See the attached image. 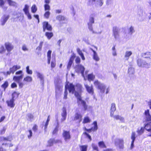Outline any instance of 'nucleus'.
<instances>
[{"label": "nucleus", "instance_id": "f257e3e1", "mask_svg": "<svg viewBox=\"0 0 151 151\" xmlns=\"http://www.w3.org/2000/svg\"><path fill=\"white\" fill-rule=\"evenodd\" d=\"M137 65L140 67L148 68L151 66V62H149L148 59L139 58L137 60Z\"/></svg>", "mask_w": 151, "mask_h": 151}, {"label": "nucleus", "instance_id": "f03ea898", "mask_svg": "<svg viewBox=\"0 0 151 151\" xmlns=\"http://www.w3.org/2000/svg\"><path fill=\"white\" fill-rule=\"evenodd\" d=\"M68 89L69 93L73 94L75 91V86L72 83H70L67 86H65V90L64 92V99H66L67 98L68 95L67 89Z\"/></svg>", "mask_w": 151, "mask_h": 151}, {"label": "nucleus", "instance_id": "7ed1b4c3", "mask_svg": "<svg viewBox=\"0 0 151 151\" xmlns=\"http://www.w3.org/2000/svg\"><path fill=\"white\" fill-rule=\"evenodd\" d=\"M94 83L96 87L99 90L101 93H103L105 92L106 89V86L105 84L99 82L98 80L96 81Z\"/></svg>", "mask_w": 151, "mask_h": 151}, {"label": "nucleus", "instance_id": "20e7f679", "mask_svg": "<svg viewBox=\"0 0 151 151\" xmlns=\"http://www.w3.org/2000/svg\"><path fill=\"white\" fill-rule=\"evenodd\" d=\"M94 15L91 14L90 15L89 18V21L88 22V26L89 29L90 31H91L93 34H96L97 33L93 31L92 24L94 23Z\"/></svg>", "mask_w": 151, "mask_h": 151}, {"label": "nucleus", "instance_id": "39448f33", "mask_svg": "<svg viewBox=\"0 0 151 151\" xmlns=\"http://www.w3.org/2000/svg\"><path fill=\"white\" fill-rule=\"evenodd\" d=\"M15 95H16L17 97H18V95L16 92H14L12 94V99L10 100H7L6 101V103L7 104L8 106L11 108H13L15 106V104L14 103V100Z\"/></svg>", "mask_w": 151, "mask_h": 151}, {"label": "nucleus", "instance_id": "423d86ee", "mask_svg": "<svg viewBox=\"0 0 151 151\" xmlns=\"http://www.w3.org/2000/svg\"><path fill=\"white\" fill-rule=\"evenodd\" d=\"M112 35L116 40L119 38V37L120 29L117 26H114L112 28Z\"/></svg>", "mask_w": 151, "mask_h": 151}, {"label": "nucleus", "instance_id": "0eeeda50", "mask_svg": "<svg viewBox=\"0 0 151 151\" xmlns=\"http://www.w3.org/2000/svg\"><path fill=\"white\" fill-rule=\"evenodd\" d=\"M16 75H20L19 76H14L13 80L14 81H18L22 80L24 76V74H23V71L20 70L16 72L15 73Z\"/></svg>", "mask_w": 151, "mask_h": 151}, {"label": "nucleus", "instance_id": "6e6552de", "mask_svg": "<svg viewBox=\"0 0 151 151\" xmlns=\"http://www.w3.org/2000/svg\"><path fill=\"white\" fill-rule=\"evenodd\" d=\"M75 71L76 72L79 73H81L82 75L84 76V72L85 70V68L83 66L81 65H76L75 67Z\"/></svg>", "mask_w": 151, "mask_h": 151}, {"label": "nucleus", "instance_id": "1a4fd4ad", "mask_svg": "<svg viewBox=\"0 0 151 151\" xmlns=\"http://www.w3.org/2000/svg\"><path fill=\"white\" fill-rule=\"evenodd\" d=\"M9 18L8 15L4 14L1 17L0 20V25L2 26H4Z\"/></svg>", "mask_w": 151, "mask_h": 151}, {"label": "nucleus", "instance_id": "9d476101", "mask_svg": "<svg viewBox=\"0 0 151 151\" xmlns=\"http://www.w3.org/2000/svg\"><path fill=\"white\" fill-rule=\"evenodd\" d=\"M115 145L118 146L120 149H123L124 147V141L122 139H116L115 140Z\"/></svg>", "mask_w": 151, "mask_h": 151}, {"label": "nucleus", "instance_id": "9b49d317", "mask_svg": "<svg viewBox=\"0 0 151 151\" xmlns=\"http://www.w3.org/2000/svg\"><path fill=\"white\" fill-rule=\"evenodd\" d=\"M21 68V66L20 65H14L12 67L9 69V71H8L6 72L7 75H10L11 73L14 74L15 71Z\"/></svg>", "mask_w": 151, "mask_h": 151}, {"label": "nucleus", "instance_id": "f8f14e48", "mask_svg": "<svg viewBox=\"0 0 151 151\" xmlns=\"http://www.w3.org/2000/svg\"><path fill=\"white\" fill-rule=\"evenodd\" d=\"M141 56L144 59L149 60V62H150V60H151V52H145L142 53L141 54Z\"/></svg>", "mask_w": 151, "mask_h": 151}, {"label": "nucleus", "instance_id": "ddd939ff", "mask_svg": "<svg viewBox=\"0 0 151 151\" xmlns=\"http://www.w3.org/2000/svg\"><path fill=\"white\" fill-rule=\"evenodd\" d=\"M78 104V105H80L83 106L84 111L86 110L88 108V105L86 104V101L82 99H80L79 100H77Z\"/></svg>", "mask_w": 151, "mask_h": 151}, {"label": "nucleus", "instance_id": "4468645a", "mask_svg": "<svg viewBox=\"0 0 151 151\" xmlns=\"http://www.w3.org/2000/svg\"><path fill=\"white\" fill-rule=\"evenodd\" d=\"M43 31L45 32V30L48 31H51L52 30V26L48 24L47 22H45L43 23Z\"/></svg>", "mask_w": 151, "mask_h": 151}, {"label": "nucleus", "instance_id": "2eb2a0df", "mask_svg": "<svg viewBox=\"0 0 151 151\" xmlns=\"http://www.w3.org/2000/svg\"><path fill=\"white\" fill-rule=\"evenodd\" d=\"M63 136L66 142L68 140H69L71 138V136L69 132L65 130H63Z\"/></svg>", "mask_w": 151, "mask_h": 151}, {"label": "nucleus", "instance_id": "dca6fc26", "mask_svg": "<svg viewBox=\"0 0 151 151\" xmlns=\"http://www.w3.org/2000/svg\"><path fill=\"white\" fill-rule=\"evenodd\" d=\"M85 87L88 92L91 95H93L94 93V90L92 85L91 86H89L87 84H84Z\"/></svg>", "mask_w": 151, "mask_h": 151}, {"label": "nucleus", "instance_id": "f3484780", "mask_svg": "<svg viewBox=\"0 0 151 151\" xmlns=\"http://www.w3.org/2000/svg\"><path fill=\"white\" fill-rule=\"evenodd\" d=\"M35 73L36 74L37 78L40 79L41 83L43 84L44 81V77L43 74L37 71L35 72Z\"/></svg>", "mask_w": 151, "mask_h": 151}, {"label": "nucleus", "instance_id": "a211bd4d", "mask_svg": "<svg viewBox=\"0 0 151 151\" xmlns=\"http://www.w3.org/2000/svg\"><path fill=\"white\" fill-rule=\"evenodd\" d=\"M144 127L145 129L151 133L150 134L148 135V136L151 137V122L147 123L146 124H145Z\"/></svg>", "mask_w": 151, "mask_h": 151}, {"label": "nucleus", "instance_id": "6ab92c4d", "mask_svg": "<svg viewBox=\"0 0 151 151\" xmlns=\"http://www.w3.org/2000/svg\"><path fill=\"white\" fill-rule=\"evenodd\" d=\"M6 49L8 52L11 51L14 48L13 46L11 43L9 42H6L5 44Z\"/></svg>", "mask_w": 151, "mask_h": 151}, {"label": "nucleus", "instance_id": "aec40b11", "mask_svg": "<svg viewBox=\"0 0 151 151\" xmlns=\"http://www.w3.org/2000/svg\"><path fill=\"white\" fill-rule=\"evenodd\" d=\"M56 19L58 20L60 23H64L65 22L67 21L66 18L64 16L59 15L57 16Z\"/></svg>", "mask_w": 151, "mask_h": 151}, {"label": "nucleus", "instance_id": "412c9836", "mask_svg": "<svg viewBox=\"0 0 151 151\" xmlns=\"http://www.w3.org/2000/svg\"><path fill=\"white\" fill-rule=\"evenodd\" d=\"M63 112L61 113V116L62 118L61 119L62 121H64L66 119L67 116V111L65 107H63Z\"/></svg>", "mask_w": 151, "mask_h": 151}, {"label": "nucleus", "instance_id": "4be33fe9", "mask_svg": "<svg viewBox=\"0 0 151 151\" xmlns=\"http://www.w3.org/2000/svg\"><path fill=\"white\" fill-rule=\"evenodd\" d=\"M116 110V105L115 103H113L111 104L110 109V115L111 117L113 116V114L114 112Z\"/></svg>", "mask_w": 151, "mask_h": 151}, {"label": "nucleus", "instance_id": "5701e85b", "mask_svg": "<svg viewBox=\"0 0 151 151\" xmlns=\"http://www.w3.org/2000/svg\"><path fill=\"white\" fill-rule=\"evenodd\" d=\"M82 116L81 114L78 113H76L75 115V117L74 120H78L79 122L80 123L82 121Z\"/></svg>", "mask_w": 151, "mask_h": 151}, {"label": "nucleus", "instance_id": "b1692460", "mask_svg": "<svg viewBox=\"0 0 151 151\" xmlns=\"http://www.w3.org/2000/svg\"><path fill=\"white\" fill-rule=\"evenodd\" d=\"M75 57L76 56L75 55H73L72 56L71 58H70L69 61L68 63L67 66V69L68 70H70V68L73 63V60Z\"/></svg>", "mask_w": 151, "mask_h": 151}, {"label": "nucleus", "instance_id": "393cba45", "mask_svg": "<svg viewBox=\"0 0 151 151\" xmlns=\"http://www.w3.org/2000/svg\"><path fill=\"white\" fill-rule=\"evenodd\" d=\"M132 52L131 51H127L125 53L124 58L126 60H128L130 56L132 55Z\"/></svg>", "mask_w": 151, "mask_h": 151}, {"label": "nucleus", "instance_id": "a878e982", "mask_svg": "<svg viewBox=\"0 0 151 151\" xmlns=\"http://www.w3.org/2000/svg\"><path fill=\"white\" fill-rule=\"evenodd\" d=\"M104 3L103 0H96L95 2V6L96 7L101 6Z\"/></svg>", "mask_w": 151, "mask_h": 151}, {"label": "nucleus", "instance_id": "bb28decb", "mask_svg": "<svg viewBox=\"0 0 151 151\" xmlns=\"http://www.w3.org/2000/svg\"><path fill=\"white\" fill-rule=\"evenodd\" d=\"M112 117H113L114 119L116 120H119L122 122H124V118L119 116V115L115 116L113 115V116H112Z\"/></svg>", "mask_w": 151, "mask_h": 151}, {"label": "nucleus", "instance_id": "cd10ccee", "mask_svg": "<svg viewBox=\"0 0 151 151\" xmlns=\"http://www.w3.org/2000/svg\"><path fill=\"white\" fill-rule=\"evenodd\" d=\"M58 141L57 140L55 141L54 139H51L48 141V145L47 146H52L53 145L54 142L57 143Z\"/></svg>", "mask_w": 151, "mask_h": 151}, {"label": "nucleus", "instance_id": "c85d7f7f", "mask_svg": "<svg viewBox=\"0 0 151 151\" xmlns=\"http://www.w3.org/2000/svg\"><path fill=\"white\" fill-rule=\"evenodd\" d=\"M76 88L79 92L80 93L82 90V87L81 85L79 83H77L76 84L75 86Z\"/></svg>", "mask_w": 151, "mask_h": 151}, {"label": "nucleus", "instance_id": "c756f323", "mask_svg": "<svg viewBox=\"0 0 151 151\" xmlns=\"http://www.w3.org/2000/svg\"><path fill=\"white\" fill-rule=\"evenodd\" d=\"M45 35L48 40H50L53 37V35L52 32H47L45 33Z\"/></svg>", "mask_w": 151, "mask_h": 151}, {"label": "nucleus", "instance_id": "7c9ffc66", "mask_svg": "<svg viewBox=\"0 0 151 151\" xmlns=\"http://www.w3.org/2000/svg\"><path fill=\"white\" fill-rule=\"evenodd\" d=\"M128 72L130 76L133 75L134 73V68L132 67H129L128 70Z\"/></svg>", "mask_w": 151, "mask_h": 151}, {"label": "nucleus", "instance_id": "2f4dec72", "mask_svg": "<svg viewBox=\"0 0 151 151\" xmlns=\"http://www.w3.org/2000/svg\"><path fill=\"white\" fill-rule=\"evenodd\" d=\"M94 125V127H92V129H93V131H96L98 129V125L97 122L94 121L93 123Z\"/></svg>", "mask_w": 151, "mask_h": 151}, {"label": "nucleus", "instance_id": "473e14b6", "mask_svg": "<svg viewBox=\"0 0 151 151\" xmlns=\"http://www.w3.org/2000/svg\"><path fill=\"white\" fill-rule=\"evenodd\" d=\"M145 128L144 127H141L140 129H138L137 132L138 135H140L142 134L144 132Z\"/></svg>", "mask_w": 151, "mask_h": 151}, {"label": "nucleus", "instance_id": "72a5a7b5", "mask_svg": "<svg viewBox=\"0 0 151 151\" xmlns=\"http://www.w3.org/2000/svg\"><path fill=\"white\" fill-rule=\"evenodd\" d=\"M93 59L95 60L96 61H99V58L96 52H94L93 55Z\"/></svg>", "mask_w": 151, "mask_h": 151}, {"label": "nucleus", "instance_id": "f704fd0d", "mask_svg": "<svg viewBox=\"0 0 151 151\" xmlns=\"http://www.w3.org/2000/svg\"><path fill=\"white\" fill-rule=\"evenodd\" d=\"M95 77V76L93 75L92 74H89L88 75V78L89 81H93Z\"/></svg>", "mask_w": 151, "mask_h": 151}, {"label": "nucleus", "instance_id": "c9c22d12", "mask_svg": "<svg viewBox=\"0 0 151 151\" xmlns=\"http://www.w3.org/2000/svg\"><path fill=\"white\" fill-rule=\"evenodd\" d=\"M32 80V78L31 77L27 76L24 78L23 81L27 82H31Z\"/></svg>", "mask_w": 151, "mask_h": 151}, {"label": "nucleus", "instance_id": "e433bc0d", "mask_svg": "<svg viewBox=\"0 0 151 151\" xmlns=\"http://www.w3.org/2000/svg\"><path fill=\"white\" fill-rule=\"evenodd\" d=\"M98 145L101 148H104L106 147V145L103 141H101L99 142Z\"/></svg>", "mask_w": 151, "mask_h": 151}, {"label": "nucleus", "instance_id": "4c0bfd02", "mask_svg": "<svg viewBox=\"0 0 151 151\" xmlns=\"http://www.w3.org/2000/svg\"><path fill=\"white\" fill-rule=\"evenodd\" d=\"M91 121V119L89 117L86 116L84 117L83 121V123L84 124L89 123Z\"/></svg>", "mask_w": 151, "mask_h": 151}, {"label": "nucleus", "instance_id": "58836bf2", "mask_svg": "<svg viewBox=\"0 0 151 151\" xmlns=\"http://www.w3.org/2000/svg\"><path fill=\"white\" fill-rule=\"evenodd\" d=\"M29 6L27 4L25 5L24 8L23 9V11L24 12L25 14L29 12Z\"/></svg>", "mask_w": 151, "mask_h": 151}, {"label": "nucleus", "instance_id": "ea45409f", "mask_svg": "<svg viewBox=\"0 0 151 151\" xmlns=\"http://www.w3.org/2000/svg\"><path fill=\"white\" fill-rule=\"evenodd\" d=\"M8 85L9 84L8 82L6 81L4 83L1 85V87L3 88L4 89V90H5L6 88L8 87Z\"/></svg>", "mask_w": 151, "mask_h": 151}, {"label": "nucleus", "instance_id": "a19ab883", "mask_svg": "<svg viewBox=\"0 0 151 151\" xmlns=\"http://www.w3.org/2000/svg\"><path fill=\"white\" fill-rule=\"evenodd\" d=\"M135 32L134 28L132 26H131L129 28V33L130 35H132V34Z\"/></svg>", "mask_w": 151, "mask_h": 151}, {"label": "nucleus", "instance_id": "79ce46f5", "mask_svg": "<svg viewBox=\"0 0 151 151\" xmlns=\"http://www.w3.org/2000/svg\"><path fill=\"white\" fill-rule=\"evenodd\" d=\"M37 9L35 5H32L31 7V12L33 13H35L37 11Z\"/></svg>", "mask_w": 151, "mask_h": 151}, {"label": "nucleus", "instance_id": "37998d69", "mask_svg": "<svg viewBox=\"0 0 151 151\" xmlns=\"http://www.w3.org/2000/svg\"><path fill=\"white\" fill-rule=\"evenodd\" d=\"M7 1L9 5L12 6L16 5V3L15 2L11 0H7Z\"/></svg>", "mask_w": 151, "mask_h": 151}, {"label": "nucleus", "instance_id": "c03bdc74", "mask_svg": "<svg viewBox=\"0 0 151 151\" xmlns=\"http://www.w3.org/2000/svg\"><path fill=\"white\" fill-rule=\"evenodd\" d=\"M88 146L84 145L80 146V150L81 151H87Z\"/></svg>", "mask_w": 151, "mask_h": 151}, {"label": "nucleus", "instance_id": "a18cd8bd", "mask_svg": "<svg viewBox=\"0 0 151 151\" xmlns=\"http://www.w3.org/2000/svg\"><path fill=\"white\" fill-rule=\"evenodd\" d=\"M26 72L28 74L32 75V70H30L29 69V66H28L26 68Z\"/></svg>", "mask_w": 151, "mask_h": 151}, {"label": "nucleus", "instance_id": "49530a36", "mask_svg": "<svg viewBox=\"0 0 151 151\" xmlns=\"http://www.w3.org/2000/svg\"><path fill=\"white\" fill-rule=\"evenodd\" d=\"M74 95L77 98V100H79L80 99H82L79 93L75 91Z\"/></svg>", "mask_w": 151, "mask_h": 151}, {"label": "nucleus", "instance_id": "de8ad7c7", "mask_svg": "<svg viewBox=\"0 0 151 151\" xmlns=\"http://www.w3.org/2000/svg\"><path fill=\"white\" fill-rule=\"evenodd\" d=\"M20 80H19L18 81H15L17 82L19 84V88H22L23 87V86L24 85V84L22 82H20Z\"/></svg>", "mask_w": 151, "mask_h": 151}, {"label": "nucleus", "instance_id": "09e8293b", "mask_svg": "<svg viewBox=\"0 0 151 151\" xmlns=\"http://www.w3.org/2000/svg\"><path fill=\"white\" fill-rule=\"evenodd\" d=\"M5 51V48L4 46L1 45L0 47V53L1 54L3 53Z\"/></svg>", "mask_w": 151, "mask_h": 151}, {"label": "nucleus", "instance_id": "8fccbe9b", "mask_svg": "<svg viewBox=\"0 0 151 151\" xmlns=\"http://www.w3.org/2000/svg\"><path fill=\"white\" fill-rule=\"evenodd\" d=\"M44 8L45 11L49 10L50 9V6L48 4H45L44 5Z\"/></svg>", "mask_w": 151, "mask_h": 151}, {"label": "nucleus", "instance_id": "3c124183", "mask_svg": "<svg viewBox=\"0 0 151 151\" xmlns=\"http://www.w3.org/2000/svg\"><path fill=\"white\" fill-rule=\"evenodd\" d=\"M136 134L134 132H132L131 134V139L132 141H134L136 138Z\"/></svg>", "mask_w": 151, "mask_h": 151}, {"label": "nucleus", "instance_id": "603ef678", "mask_svg": "<svg viewBox=\"0 0 151 151\" xmlns=\"http://www.w3.org/2000/svg\"><path fill=\"white\" fill-rule=\"evenodd\" d=\"M50 14V13L49 11H47L45 12L44 14V17L47 18H48L49 17V16Z\"/></svg>", "mask_w": 151, "mask_h": 151}, {"label": "nucleus", "instance_id": "864d4df0", "mask_svg": "<svg viewBox=\"0 0 151 151\" xmlns=\"http://www.w3.org/2000/svg\"><path fill=\"white\" fill-rule=\"evenodd\" d=\"M27 117L29 119L30 121H32V120L33 118V115L31 114H28L27 115Z\"/></svg>", "mask_w": 151, "mask_h": 151}, {"label": "nucleus", "instance_id": "5fc2aeb1", "mask_svg": "<svg viewBox=\"0 0 151 151\" xmlns=\"http://www.w3.org/2000/svg\"><path fill=\"white\" fill-rule=\"evenodd\" d=\"M43 43V42H41L40 43L39 46H38L37 47V49L39 50H41Z\"/></svg>", "mask_w": 151, "mask_h": 151}, {"label": "nucleus", "instance_id": "6e6d98bb", "mask_svg": "<svg viewBox=\"0 0 151 151\" xmlns=\"http://www.w3.org/2000/svg\"><path fill=\"white\" fill-rule=\"evenodd\" d=\"M92 147L94 150L99 151L98 147L94 144H92Z\"/></svg>", "mask_w": 151, "mask_h": 151}, {"label": "nucleus", "instance_id": "4d7b16f0", "mask_svg": "<svg viewBox=\"0 0 151 151\" xmlns=\"http://www.w3.org/2000/svg\"><path fill=\"white\" fill-rule=\"evenodd\" d=\"M56 63L55 60L52 61L51 63V66L52 68H54L55 66Z\"/></svg>", "mask_w": 151, "mask_h": 151}, {"label": "nucleus", "instance_id": "13d9d810", "mask_svg": "<svg viewBox=\"0 0 151 151\" xmlns=\"http://www.w3.org/2000/svg\"><path fill=\"white\" fill-rule=\"evenodd\" d=\"M146 120L147 121H151V116L150 114L147 115L146 116Z\"/></svg>", "mask_w": 151, "mask_h": 151}, {"label": "nucleus", "instance_id": "bf43d9fd", "mask_svg": "<svg viewBox=\"0 0 151 151\" xmlns=\"http://www.w3.org/2000/svg\"><path fill=\"white\" fill-rule=\"evenodd\" d=\"M77 51L78 54L80 56L83 55V53H82V51L80 50L79 48H77Z\"/></svg>", "mask_w": 151, "mask_h": 151}, {"label": "nucleus", "instance_id": "052dcab7", "mask_svg": "<svg viewBox=\"0 0 151 151\" xmlns=\"http://www.w3.org/2000/svg\"><path fill=\"white\" fill-rule=\"evenodd\" d=\"M75 62L76 63L78 64L80 63L81 59L79 57H77L75 60Z\"/></svg>", "mask_w": 151, "mask_h": 151}, {"label": "nucleus", "instance_id": "680f3d73", "mask_svg": "<svg viewBox=\"0 0 151 151\" xmlns=\"http://www.w3.org/2000/svg\"><path fill=\"white\" fill-rule=\"evenodd\" d=\"M29 134L28 135V138L30 139L31 137L32 136V132L31 130H29Z\"/></svg>", "mask_w": 151, "mask_h": 151}, {"label": "nucleus", "instance_id": "e2e57ef3", "mask_svg": "<svg viewBox=\"0 0 151 151\" xmlns=\"http://www.w3.org/2000/svg\"><path fill=\"white\" fill-rule=\"evenodd\" d=\"M84 134L89 139L90 141L92 139L90 135L86 132H84Z\"/></svg>", "mask_w": 151, "mask_h": 151}, {"label": "nucleus", "instance_id": "0e129e2a", "mask_svg": "<svg viewBox=\"0 0 151 151\" xmlns=\"http://www.w3.org/2000/svg\"><path fill=\"white\" fill-rule=\"evenodd\" d=\"M6 129V128H5V127H4L2 129L0 130V135L4 134L5 132Z\"/></svg>", "mask_w": 151, "mask_h": 151}, {"label": "nucleus", "instance_id": "69168bd1", "mask_svg": "<svg viewBox=\"0 0 151 151\" xmlns=\"http://www.w3.org/2000/svg\"><path fill=\"white\" fill-rule=\"evenodd\" d=\"M25 14L27 16V17L29 19H32V17L31 15L29 13V12L26 13Z\"/></svg>", "mask_w": 151, "mask_h": 151}, {"label": "nucleus", "instance_id": "338daca9", "mask_svg": "<svg viewBox=\"0 0 151 151\" xmlns=\"http://www.w3.org/2000/svg\"><path fill=\"white\" fill-rule=\"evenodd\" d=\"M32 129L34 131L36 132L37 131V126L35 124L33 127Z\"/></svg>", "mask_w": 151, "mask_h": 151}, {"label": "nucleus", "instance_id": "774afa93", "mask_svg": "<svg viewBox=\"0 0 151 151\" xmlns=\"http://www.w3.org/2000/svg\"><path fill=\"white\" fill-rule=\"evenodd\" d=\"M58 127L57 126L55 128V129L53 131V132H52L53 134H55L58 131Z\"/></svg>", "mask_w": 151, "mask_h": 151}]
</instances>
